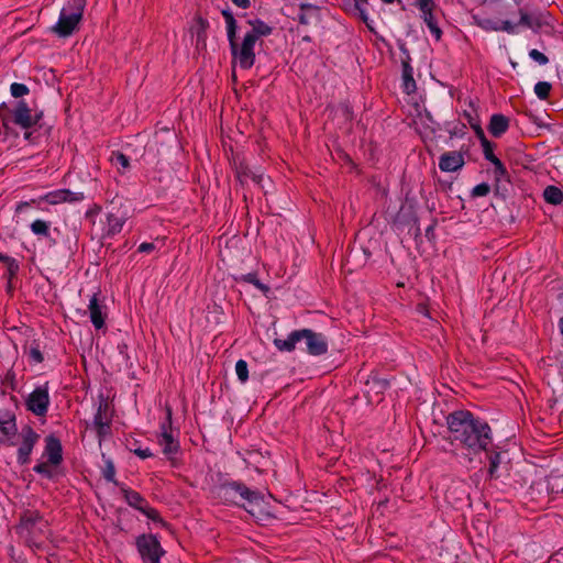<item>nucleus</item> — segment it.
<instances>
[{"mask_svg":"<svg viewBox=\"0 0 563 563\" xmlns=\"http://www.w3.org/2000/svg\"><path fill=\"white\" fill-rule=\"evenodd\" d=\"M452 443L467 451V459L487 451L493 442V433L488 423L476 418L470 411H454L446 418Z\"/></svg>","mask_w":563,"mask_h":563,"instance_id":"nucleus-1","label":"nucleus"},{"mask_svg":"<svg viewBox=\"0 0 563 563\" xmlns=\"http://www.w3.org/2000/svg\"><path fill=\"white\" fill-rule=\"evenodd\" d=\"M225 21L227 36L230 44L233 63L242 69H250L255 63V48L257 40L244 34L243 37L236 36L238 24L230 10H222Z\"/></svg>","mask_w":563,"mask_h":563,"instance_id":"nucleus-2","label":"nucleus"},{"mask_svg":"<svg viewBox=\"0 0 563 563\" xmlns=\"http://www.w3.org/2000/svg\"><path fill=\"white\" fill-rule=\"evenodd\" d=\"M218 495L224 503L242 505L252 516H257L265 505L264 495L235 482L221 485Z\"/></svg>","mask_w":563,"mask_h":563,"instance_id":"nucleus-3","label":"nucleus"},{"mask_svg":"<svg viewBox=\"0 0 563 563\" xmlns=\"http://www.w3.org/2000/svg\"><path fill=\"white\" fill-rule=\"evenodd\" d=\"M86 0H69L60 10L58 21L53 25L52 31L59 37L70 36L82 18Z\"/></svg>","mask_w":563,"mask_h":563,"instance_id":"nucleus-4","label":"nucleus"},{"mask_svg":"<svg viewBox=\"0 0 563 563\" xmlns=\"http://www.w3.org/2000/svg\"><path fill=\"white\" fill-rule=\"evenodd\" d=\"M136 548L145 563H159L165 554L158 539L153 534H142L136 539Z\"/></svg>","mask_w":563,"mask_h":563,"instance_id":"nucleus-5","label":"nucleus"},{"mask_svg":"<svg viewBox=\"0 0 563 563\" xmlns=\"http://www.w3.org/2000/svg\"><path fill=\"white\" fill-rule=\"evenodd\" d=\"M40 435L31 427H24L21 429L15 443L18 445L16 460L20 464L23 465L30 462V455Z\"/></svg>","mask_w":563,"mask_h":563,"instance_id":"nucleus-6","label":"nucleus"},{"mask_svg":"<svg viewBox=\"0 0 563 563\" xmlns=\"http://www.w3.org/2000/svg\"><path fill=\"white\" fill-rule=\"evenodd\" d=\"M49 406L47 385L36 387L26 398V408L35 416H45Z\"/></svg>","mask_w":563,"mask_h":563,"instance_id":"nucleus-7","label":"nucleus"},{"mask_svg":"<svg viewBox=\"0 0 563 563\" xmlns=\"http://www.w3.org/2000/svg\"><path fill=\"white\" fill-rule=\"evenodd\" d=\"M303 341L306 351L313 356L323 355L328 351V341L321 333H316L309 329L300 330V342Z\"/></svg>","mask_w":563,"mask_h":563,"instance_id":"nucleus-8","label":"nucleus"},{"mask_svg":"<svg viewBox=\"0 0 563 563\" xmlns=\"http://www.w3.org/2000/svg\"><path fill=\"white\" fill-rule=\"evenodd\" d=\"M128 218L129 214L126 209L112 207V209L106 213V222L103 227L104 235L113 236L120 233Z\"/></svg>","mask_w":563,"mask_h":563,"instance_id":"nucleus-9","label":"nucleus"},{"mask_svg":"<svg viewBox=\"0 0 563 563\" xmlns=\"http://www.w3.org/2000/svg\"><path fill=\"white\" fill-rule=\"evenodd\" d=\"M12 114L14 123L23 129L34 126L41 119V113H33L24 101L14 103Z\"/></svg>","mask_w":563,"mask_h":563,"instance_id":"nucleus-10","label":"nucleus"},{"mask_svg":"<svg viewBox=\"0 0 563 563\" xmlns=\"http://www.w3.org/2000/svg\"><path fill=\"white\" fill-rule=\"evenodd\" d=\"M126 503L140 510L144 516L151 519L154 523L161 522L158 512L152 508L148 503L137 493L131 489H122Z\"/></svg>","mask_w":563,"mask_h":563,"instance_id":"nucleus-11","label":"nucleus"},{"mask_svg":"<svg viewBox=\"0 0 563 563\" xmlns=\"http://www.w3.org/2000/svg\"><path fill=\"white\" fill-rule=\"evenodd\" d=\"M84 198L85 196L82 192H75L69 189H57L41 196L38 201L49 205H59L64 202L75 203L82 201Z\"/></svg>","mask_w":563,"mask_h":563,"instance_id":"nucleus-12","label":"nucleus"},{"mask_svg":"<svg viewBox=\"0 0 563 563\" xmlns=\"http://www.w3.org/2000/svg\"><path fill=\"white\" fill-rule=\"evenodd\" d=\"M172 420V410L167 409V422L163 423L161 427V435L158 438V443L162 446L163 453L166 455L175 454L178 451L179 444L173 432L169 430V423Z\"/></svg>","mask_w":563,"mask_h":563,"instance_id":"nucleus-13","label":"nucleus"},{"mask_svg":"<svg viewBox=\"0 0 563 563\" xmlns=\"http://www.w3.org/2000/svg\"><path fill=\"white\" fill-rule=\"evenodd\" d=\"M342 5L346 13L361 19L369 29H372L367 12L368 0H342Z\"/></svg>","mask_w":563,"mask_h":563,"instance_id":"nucleus-14","label":"nucleus"},{"mask_svg":"<svg viewBox=\"0 0 563 563\" xmlns=\"http://www.w3.org/2000/svg\"><path fill=\"white\" fill-rule=\"evenodd\" d=\"M16 431L14 415L8 411H0V443H9Z\"/></svg>","mask_w":563,"mask_h":563,"instance_id":"nucleus-15","label":"nucleus"},{"mask_svg":"<svg viewBox=\"0 0 563 563\" xmlns=\"http://www.w3.org/2000/svg\"><path fill=\"white\" fill-rule=\"evenodd\" d=\"M464 163L462 153L456 151L445 152L439 158V168L444 173H453L461 169Z\"/></svg>","mask_w":563,"mask_h":563,"instance_id":"nucleus-16","label":"nucleus"},{"mask_svg":"<svg viewBox=\"0 0 563 563\" xmlns=\"http://www.w3.org/2000/svg\"><path fill=\"white\" fill-rule=\"evenodd\" d=\"M88 311L90 321L96 329H101L104 325L106 312L104 306L99 302L98 294H93L89 299Z\"/></svg>","mask_w":563,"mask_h":563,"instance_id":"nucleus-17","label":"nucleus"},{"mask_svg":"<svg viewBox=\"0 0 563 563\" xmlns=\"http://www.w3.org/2000/svg\"><path fill=\"white\" fill-rule=\"evenodd\" d=\"M45 455L48 463L58 465L62 461V444L58 439L54 437L46 438Z\"/></svg>","mask_w":563,"mask_h":563,"instance_id":"nucleus-18","label":"nucleus"},{"mask_svg":"<svg viewBox=\"0 0 563 563\" xmlns=\"http://www.w3.org/2000/svg\"><path fill=\"white\" fill-rule=\"evenodd\" d=\"M298 18L301 24H317L320 21L319 8L312 4H301Z\"/></svg>","mask_w":563,"mask_h":563,"instance_id":"nucleus-19","label":"nucleus"},{"mask_svg":"<svg viewBox=\"0 0 563 563\" xmlns=\"http://www.w3.org/2000/svg\"><path fill=\"white\" fill-rule=\"evenodd\" d=\"M509 128V120L503 114H493L489 121V133L495 137H500Z\"/></svg>","mask_w":563,"mask_h":563,"instance_id":"nucleus-20","label":"nucleus"},{"mask_svg":"<svg viewBox=\"0 0 563 563\" xmlns=\"http://www.w3.org/2000/svg\"><path fill=\"white\" fill-rule=\"evenodd\" d=\"M247 23L251 30L246 31L245 34L253 36L257 41L272 33V27L262 20H249Z\"/></svg>","mask_w":563,"mask_h":563,"instance_id":"nucleus-21","label":"nucleus"},{"mask_svg":"<svg viewBox=\"0 0 563 563\" xmlns=\"http://www.w3.org/2000/svg\"><path fill=\"white\" fill-rule=\"evenodd\" d=\"M300 342V330L292 331L286 339H275L274 345L282 352H291Z\"/></svg>","mask_w":563,"mask_h":563,"instance_id":"nucleus-22","label":"nucleus"},{"mask_svg":"<svg viewBox=\"0 0 563 563\" xmlns=\"http://www.w3.org/2000/svg\"><path fill=\"white\" fill-rule=\"evenodd\" d=\"M548 488L552 494L563 493V470H555L549 475Z\"/></svg>","mask_w":563,"mask_h":563,"instance_id":"nucleus-23","label":"nucleus"},{"mask_svg":"<svg viewBox=\"0 0 563 563\" xmlns=\"http://www.w3.org/2000/svg\"><path fill=\"white\" fill-rule=\"evenodd\" d=\"M43 525H46V521H44V519L35 510H26L21 516L22 528H31L33 526H43Z\"/></svg>","mask_w":563,"mask_h":563,"instance_id":"nucleus-24","label":"nucleus"},{"mask_svg":"<svg viewBox=\"0 0 563 563\" xmlns=\"http://www.w3.org/2000/svg\"><path fill=\"white\" fill-rule=\"evenodd\" d=\"M543 197L547 202L554 206L563 202V192L555 186H548L543 191Z\"/></svg>","mask_w":563,"mask_h":563,"instance_id":"nucleus-25","label":"nucleus"},{"mask_svg":"<svg viewBox=\"0 0 563 563\" xmlns=\"http://www.w3.org/2000/svg\"><path fill=\"white\" fill-rule=\"evenodd\" d=\"M25 532L21 536V538L25 541V543L30 548L40 549L42 548L43 540L40 538L41 530H21Z\"/></svg>","mask_w":563,"mask_h":563,"instance_id":"nucleus-26","label":"nucleus"},{"mask_svg":"<svg viewBox=\"0 0 563 563\" xmlns=\"http://www.w3.org/2000/svg\"><path fill=\"white\" fill-rule=\"evenodd\" d=\"M110 161L120 173L126 172L130 167L129 157L120 152H113L111 154Z\"/></svg>","mask_w":563,"mask_h":563,"instance_id":"nucleus-27","label":"nucleus"},{"mask_svg":"<svg viewBox=\"0 0 563 563\" xmlns=\"http://www.w3.org/2000/svg\"><path fill=\"white\" fill-rule=\"evenodd\" d=\"M402 87L407 93H411L416 90V81L412 77V69L408 65L404 66Z\"/></svg>","mask_w":563,"mask_h":563,"instance_id":"nucleus-28","label":"nucleus"},{"mask_svg":"<svg viewBox=\"0 0 563 563\" xmlns=\"http://www.w3.org/2000/svg\"><path fill=\"white\" fill-rule=\"evenodd\" d=\"M93 426L99 437L104 435L109 430V423L108 420L102 416L101 407H99L97 413L93 417Z\"/></svg>","mask_w":563,"mask_h":563,"instance_id":"nucleus-29","label":"nucleus"},{"mask_svg":"<svg viewBox=\"0 0 563 563\" xmlns=\"http://www.w3.org/2000/svg\"><path fill=\"white\" fill-rule=\"evenodd\" d=\"M489 460V467H488V474L490 478H498V467L501 463V453L500 452H494L488 456Z\"/></svg>","mask_w":563,"mask_h":563,"instance_id":"nucleus-30","label":"nucleus"},{"mask_svg":"<svg viewBox=\"0 0 563 563\" xmlns=\"http://www.w3.org/2000/svg\"><path fill=\"white\" fill-rule=\"evenodd\" d=\"M31 231L33 234L38 236L49 235V222L37 219L31 223Z\"/></svg>","mask_w":563,"mask_h":563,"instance_id":"nucleus-31","label":"nucleus"},{"mask_svg":"<svg viewBox=\"0 0 563 563\" xmlns=\"http://www.w3.org/2000/svg\"><path fill=\"white\" fill-rule=\"evenodd\" d=\"M424 21V23L427 24L431 35L437 40L439 41L441 38V35H442V31L441 29L439 27L434 16H433V13L431 14H427V15H423L421 16Z\"/></svg>","mask_w":563,"mask_h":563,"instance_id":"nucleus-32","label":"nucleus"},{"mask_svg":"<svg viewBox=\"0 0 563 563\" xmlns=\"http://www.w3.org/2000/svg\"><path fill=\"white\" fill-rule=\"evenodd\" d=\"M474 20L476 25L483 29L484 31H499L500 21L477 16H474Z\"/></svg>","mask_w":563,"mask_h":563,"instance_id":"nucleus-33","label":"nucleus"},{"mask_svg":"<svg viewBox=\"0 0 563 563\" xmlns=\"http://www.w3.org/2000/svg\"><path fill=\"white\" fill-rule=\"evenodd\" d=\"M477 134L481 135V144L483 147V153L486 159L493 158L496 155L493 152L492 143L483 135V131L479 126H474Z\"/></svg>","mask_w":563,"mask_h":563,"instance_id":"nucleus-34","label":"nucleus"},{"mask_svg":"<svg viewBox=\"0 0 563 563\" xmlns=\"http://www.w3.org/2000/svg\"><path fill=\"white\" fill-rule=\"evenodd\" d=\"M241 279L243 282L254 285L257 289H260L263 292H267L269 290V288L266 285H264L263 283H261L260 279L256 277V275L253 273L242 275Z\"/></svg>","mask_w":563,"mask_h":563,"instance_id":"nucleus-35","label":"nucleus"},{"mask_svg":"<svg viewBox=\"0 0 563 563\" xmlns=\"http://www.w3.org/2000/svg\"><path fill=\"white\" fill-rule=\"evenodd\" d=\"M519 24L525 25L529 29H533V27L538 26L540 23H539V19L537 16L529 14L527 12L520 11Z\"/></svg>","mask_w":563,"mask_h":563,"instance_id":"nucleus-36","label":"nucleus"},{"mask_svg":"<svg viewBox=\"0 0 563 563\" xmlns=\"http://www.w3.org/2000/svg\"><path fill=\"white\" fill-rule=\"evenodd\" d=\"M551 85L547 81H539L534 85V93L542 100L549 97Z\"/></svg>","mask_w":563,"mask_h":563,"instance_id":"nucleus-37","label":"nucleus"},{"mask_svg":"<svg viewBox=\"0 0 563 563\" xmlns=\"http://www.w3.org/2000/svg\"><path fill=\"white\" fill-rule=\"evenodd\" d=\"M30 92L29 87L24 84L13 82L10 86V93L14 98H22Z\"/></svg>","mask_w":563,"mask_h":563,"instance_id":"nucleus-38","label":"nucleus"},{"mask_svg":"<svg viewBox=\"0 0 563 563\" xmlns=\"http://www.w3.org/2000/svg\"><path fill=\"white\" fill-rule=\"evenodd\" d=\"M235 373L238 378L245 383L249 378L247 363L244 360H239L235 364Z\"/></svg>","mask_w":563,"mask_h":563,"instance_id":"nucleus-39","label":"nucleus"},{"mask_svg":"<svg viewBox=\"0 0 563 563\" xmlns=\"http://www.w3.org/2000/svg\"><path fill=\"white\" fill-rule=\"evenodd\" d=\"M416 4L420 10L421 16L433 13L435 7L433 0H417Z\"/></svg>","mask_w":563,"mask_h":563,"instance_id":"nucleus-40","label":"nucleus"},{"mask_svg":"<svg viewBox=\"0 0 563 563\" xmlns=\"http://www.w3.org/2000/svg\"><path fill=\"white\" fill-rule=\"evenodd\" d=\"M490 187L486 183L476 185L472 190L473 197H485L489 194Z\"/></svg>","mask_w":563,"mask_h":563,"instance_id":"nucleus-41","label":"nucleus"},{"mask_svg":"<svg viewBox=\"0 0 563 563\" xmlns=\"http://www.w3.org/2000/svg\"><path fill=\"white\" fill-rule=\"evenodd\" d=\"M529 56L540 65H545L549 62L548 57L538 49H531Z\"/></svg>","mask_w":563,"mask_h":563,"instance_id":"nucleus-42","label":"nucleus"},{"mask_svg":"<svg viewBox=\"0 0 563 563\" xmlns=\"http://www.w3.org/2000/svg\"><path fill=\"white\" fill-rule=\"evenodd\" d=\"M114 475H115V470H114V465L113 463L108 460L106 462V467L103 470V476L107 481L109 482H113L114 481Z\"/></svg>","mask_w":563,"mask_h":563,"instance_id":"nucleus-43","label":"nucleus"},{"mask_svg":"<svg viewBox=\"0 0 563 563\" xmlns=\"http://www.w3.org/2000/svg\"><path fill=\"white\" fill-rule=\"evenodd\" d=\"M488 161L494 165L495 174L497 176H504L506 174V168L497 156L489 158Z\"/></svg>","mask_w":563,"mask_h":563,"instance_id":"nucleus-44","label":"nucleus"},{"mask_svg":"<svg viewBox=\"0 0 563 563\" xmlns=\"http://www.w3.org/2000/svg\"><path fill=\"white\" fill-rule=\"evenodd\" d=\"M34 471L38 474H42L46 477H52L53 472L47 463H41L34 466Z\"/></svg>","mask_w":563,"mask_h":563,"instance_id":"nucleus-45","label":"nucleus"},{"mask_svg":"<svg viewBox=\"0 0 563 563\" xmlns=\"http://www.w3.org/2000/svg\"><path fill=\"white\" fill-rule=\"evenodd\" d=\"M517 24H514L512 22L510 21H500V26H499V31H505L507 33H510V34H515L517 33Z\"/></svg>","mask_w":563,"mask_h":563,"instance_id":"nucleus-46","label":"nucleus"},{"mask_svg":"<svg viewBox=\"0 0 563 563\" xmlns=\"http://www.w3.org/2000/svg\"><path fill=\"white\" fill-rule=\"evenodd\" d=\"M154 250H156V245L154 243H150V242H144V243H141L137 247V251L140 253H151L153 252Z\"/></svg>","mask_w":563,"mask_h":563,"instance_id":"nucleus-47","label":"nucleus"},{"mask_svg":"<svg viewBox=\"0 0 563 563\" xmlns=\"http://www.w3.org/2000/svg\"><path fill=\"white\" fill-rule=\"evenodd\" d=\"M0 261L5 263V264H8L10 271H13V269L18 268V265H16L15 261L12 257H10V256H8L5 254H1L0 253Z\"/></svg>","mask_w":563,"mask_h":563,"instance_id":"nucleus-48","label":"nucleus"},{"mask_svg":"<svg viewBox=\"0 0 563 563\" xmlns=\"http://www.w3.org/2000/svg\"><path fill=\"white\" fill-rule=\"evenodd\" d=\"M30 357L35 363H41L43 361V355L38 349H31L30 351Z\"/></svg>","mask_w":563,"mask_h":563,"instance_id":"nucleus-49","label":"nucleus"},{"mask_svg":"<svg viewBox=\"0 0 563 563\" xmlns=\"http://www.w3.org/2000/svg\"><path fill=\"white\" fill-rule=\"evenodd\" d=\"M135 454L140 456L141 459H147L152 456V452L150 449H139L135 451Z\"/></svg>","mask_w":563,"mask_h":563,"instance_id":"nucleus-50","label":"nucleus"},{"mask_svg":"<svg viewBox=\"0 0 563 563\" xmlns=\"http://www.w3.org/2000/svg\"><path fill=\"white\" fill-rule=\"evenodd\" d=\"M232 2L243 9L250 5V0H232Z\"/></svg>","mask_w":563,"mask_h":563,"instance_id":"nucleus-51","label":"nucleus"},{"mask_svg":"<svg viewBox=\"0 0 563 563\" xmlns=\"http://www.w3.org/2000/svg\"><path fill=\"white\" fill-rule=\"evenodd\" d=\"M253 180L255 183H257L258 185H262V181L264 180V176L263 175H254Z\"/></svg>","mask_w":563,"mask_h":563,"instance_id":"nucleus-52","label":"nucleus"},{"mask_svg":"<svg viewBox=\"0 0 563 563\" xmlns=\"http://www.w3.org/2000/svg\"><path fill=\"white\" fill-rule=\"evenodd\" d=\"M376 385H377L380 389L385 388V386H386V384H385L384 382L374 380V382L372 383V386L374 387V386H376Z\"/></svg>","mask_w":563,"mask_h":563,"instance_id":"nucleus-53","label":"nucleus"},{"mask_svg":"<svg viewBox=\"0 0 563 563\" xmlns=\"http://www.w3.org/2000/svg\"><path fill=\"white\" fill-rule=\"evenodd\" d=\"M559 327H560V332L563 335V317L560 320Z\"/></svg>","mask_w":563,"mask_h":563,"instance_id":"nucleus-54","label":"nucleus"},{"mask_svg":"<svg viewBox=\"0 0 563 563\" xmlns=\"http://www.w3.org/2000/svg\"><path fill=\"white\" fill-rule=\"evenodd\" d=\"M342 110H343L344 112L349 113V108H347V106H343V107H342Z\"/></svg>","mask_w":563,"mask_h":563,"instance_id":"nucleus-55","label":"nucleus"},{"mask_svg":"<svg viewBox=\"0 0 563 563\" xmlns=\"http://www.w3.org/2000/svg\"><path fill=\"white\" fill-rule=\"evenodd\" d=\"M383 2H385V3H393L394 0H383Z\"/></svg>","mask_w":563,"mask_h":563,"instance_id":"nucleus-56","label":"nucleus"}]
</instances>
